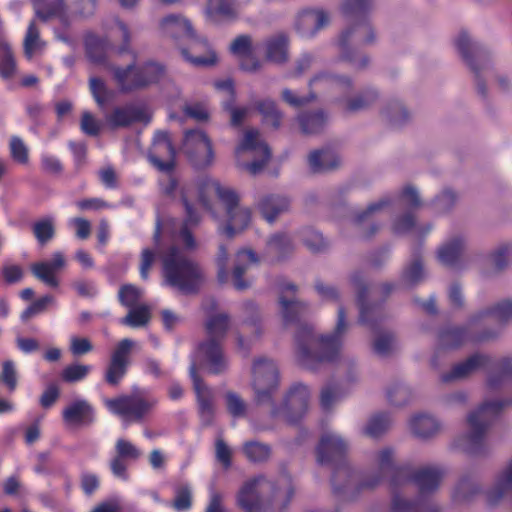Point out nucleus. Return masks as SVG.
I'll return each instance as SVG.
<instances>
[{
    "label": "nucleus",
    "instance_id": "obj_1",
    "mask_svg": "<svg viewBox=\"0 0 512 512\" xmlns=\"http://www.w3.org/2000/svg\"><path fill=\"white\" fill-rule=\"evenodd\" d=\"M181 193L187 221L191 224L199 221L194 202L216 219L221 218L219 209L224 210L225 219L220 222L219 230L228 237L241 233L251 222V211L239 205L238 193L232 187L223 185L208 175L198 177L194 183L185 186Z\"/></svg>",
    "mask_w": 512,
    "mask_h": 512
},
{
    "label": "nucleus",
    "instance_id": "obj_2",
    "mask_svg": "<svg viewBox=\"0 0 512 512\" xmlns=\"http://www.w3.org/2000/svg\"><path fill=\"white\" fill-rule=\"evenodd\" d=\"M110 36L120 38L123 45L114 49L106 40L94 37L87 38L86 47L89 57L95 62H101L110 51L115 60L121 57L127 59L126 63L115 62L109 66L112 79L122 92L143 88L158 82L165 73L164 67L157 62H147L143 65L136 64V54L129 48L130 30L119 19H115L109 28Z\"/></svg>",
    "mask_w": 512,
    "mask_h": 512
},
{
    "label": "nucleus",
    "instance_id": "obj_3",
    "mask_svg": "<svg viewBox=\"0 0 512 512\" xmlns=\"http://www.w3.org/2000/svg\"><path fill=\"white\" fill-rule=\"evenodd\" d=\"M206 328L212 339L199 346L192 357L189 372L197 394L201 417L208 421L213 415V401L210 390L197 375V369L204 366L210 373L217 374L226 368V360L215 338L225 333L228 328V319L225 315H216L208 320Z\"/></svg>",
    "mask_w": 512,
    "mask_h": 512
},
{
    "label": "nucleus",
    "instance_id": "obj_4",
    "mask_svg": "<svg viewBox=\"0 0 512 512\" xmlns=\"http://www.w3.org/2000/svg\"><path fill=\"white\" fill-rule=\"evenodd\" d=\"M268 492H271L270 504L277 512L288 505L293 495L288 479L283 478L277 485H273L264 477H257L242 486L237 496L238 505L244 512H262L263 496Z\"/></svg>",
    "mask_w": 512,
    "mask_h": 512
},
{
    "label": "nucleus",
    "instance_id": "obj_5",
    "mask_svg": "<svg viewBox=\"0 0 512 512\" xmlns=\"http://www.w3.org/2000/svg\"><path fill=\"white\" fill-rule=\"evenodd\" d=\"M164 283L182 293L196 291L204 280L200 267L175 245L161 256Z\"/></svg>",
    "mask_w": 512,
    "mask_h": 512
},
{
    "label": "nucleus",
    "instance_id": "obj_6",
    "mask_svg": "<svg viewBox=\"0 0 512 512\" xmlns=\"http://www.w3.org/2000/svg\"><path fill=\"white\" fill-rule=\"evenodd\" d=\"M159 29L163 36L170 38H192L189 49L182 50L184 58L194 66H211L217 61L216 54L206 41L194 39L191 22L181 14H169L159 22Z\"/></svg>",
    "mask_w": 512,
    "mask_h": 512
},
{
    "label": "nucleus",
    "instance_id": "obj_7",
    "mask_svg": "<svg viewBox=\"0 0 512 512\" xmlns=\"http://www.w3.org/2000/svg\"><path fill=\"white\" fill-rule=\"evenodd\" d=\"M235 157L242 169L251 175H256L270 160L271 152L260 132L257 129L248 128L238 140Z\"/></svg>",
    "mask_w": 512,
    "mask_h": 512
},
{
    "label": "nucleus",
    "instance_id": "obj_8",
    "mask_svg": "<svg viewBox=\"0 0 512 512\" xmlns=\"http://www.w3.org/2000/svg\"><path fill=\"white\" fill-rule=\"evenodd\" d=\"M347 330V323L345 314L342 309L338 311V320L335 333L331 336H322L317 340L310 343L309 348L301 346L299 348V360L303 365L309 368H314L316 362L333 361L342 346V335Z\"/></svg>",
    "mask_w": 512,
    "mask_h": 512
},
{
    "label": "nucleus",
    "instance_id": "obj_9",
    "mask_svg": "<svg viewBox=\"0 0 512 512\" xmlns=\"http://www.w3.org/2000/svg\"><path fill=\"white\" fill-rule=\"evenodd\" d=\"M498 401L485 402L467 416V433L458 439V446L474 452L482 442L490 421L502 408Z\"/></svg>",
    "mask_w": 512,
    "mask_h": 512
},
{
    "label": "nucleus",
    "instance_id": "obj_10",
    "mask_svg": "<svg viewBox=\"0 0 512 512\" xmlns=\"http://www.w3.org/2000/svg\"><path fill=\"white\" fill-rule=\"evenodd\" d=\"M153 399H146L140 395L121 396L115 399H105L107 409L121 417L125 424L139 421L155 405Z\"/></svg>",
    "mask_w": 512,
    "mask_h": 512
},
{
    "label": "nucleus",
    "instance_id": "obj_11",
    "mask_svg": "<svg viewBox=\"0 0 512 512\" xmlns=\"http://www.w3.org/2000/svg\"><path fill=\"white\" fill-rule=\"evenodd\" d=\"M183 149L196 168H205L213 163L214 152L211 140L201 130L186 132Z\"/></svg>",
    "mask_w": 512,
    "mask_h": 512
},
{
    "label": "nucleus",
    "instance_id": "obj_12",
    "mask_svg": "<svg viewBox=\"0 0 512 512\" xmlns=\"http://www.w3.org/2000/svg\"><path fill=\"white\" fill-rule=\"evenodd\" d=\"M253 389L258 402L266 401L278 385V370L271 360L260 358L253 364Z\"/></svg>",
    "mask_w": 512,
    "mask_h": 512
},
{
    "label": "nucleus",
    "instance_id": "obj_13",
    "mask_svg": "<svg viewBox=\"0 0 512 512\" xmlns=\"http://www.w3.org/2000/svg\"><path fill=\"white\" fill-rule=\"evenodd\" d=\"M310 392L303 384L294 385L288 392L281 410L283 417L291 423L300 420L308 411Z\"/></svg>",
    "mask_w": 512,
    "mask_h": 512
},
{
    "label": "nucleus",
    "instance_id": "obj_14",
    "mask_svg": "<svg viewBox=\"0 0 512 512\" xmlns=\"http://www.w3.org/2000/svg\"><path fill=\"white\" fill-rule=\"evenodd\" d=\"M174 158L175 149L171 144L167 132H156L149 153V160L152 165L162 172H169L174 166Z\"/></svg>",
    "mask_w": 512,
    "mask_h": 512
},
{
    "label": "nucleus",
    "instance_id": "obj_15",
    "mask_svg": "<svg viewBox=\"0 0 512 512\" xmlns=\"http://www.w3.org/2000/svg\"><path fill=\"white\" fill-rule=\"evenodd\" d=\"M66 266V258L62 252H55L50 260H44L31 265L32 274L49 287L59 286L57 273Z\"/></svg>",
    "mask_w": 512,
    "mask_h": 512
},
{
    "label": "nucleus",
    "instance_id": "obj_16",
    "mask_svg": "<svg viewBox=\"0 0 512 512\" xmlns=\"http://www.w3.org/2000/svg\"><path fill=\"white\" fill-rule=\"evenodd\" d=\"M133 346L134 342L127 338L117 344L105 375L109 384H118L125 375L128 366V355Z\"/></svg>",
    "mask_w": 512,
    "mask_h": 512
},
{
    "label": "nucleus",
    "instance_id": "obj_17",
    "mask_svg": "<svg viewBox=\"0 0 512 512\" xmlns=\"http://www.w3.org/2000/svg\"><path fill=\"white\" fill-rule=\"evenodd\" d=\"M329 23L328 14L321 9H308L299 13L295 28L302 38H312Z\"/></svg>",
    "mask_w": 512,
    "mask_h": 512
},
{
    "label": "nucleus",
    "instance_id": "obj_18",
    "mask_svg": "<svg viewBox=\"0 0 512 512\" xmlns=\"http://www.w3.org/2000/svg\"><path fill=\"white\" fill-rule=\"evenodd\" d=\"M392 205L391 197H383L371 203L366 210L358 212L354 218V222L359 225L363 236L369 237L375 234L379 226L373 224V221L381 213L387 211Z\"/></svg>",
    "mask_w": 512,
    "mask_h": 512
},
{
    "label": "nucleus",
    "instance_id": "obj_19",
    "mask_svg": "<svg viewBox=\"0 0 512 512\" xmlns=\"http://www.w3.org/2000/svg\"><path fill=\"white\" fill-rule=\"evenodd\" d=\"M346 442L336 432L325 433L316 449V459L321 465L329 463L346 449Z\"/></svg>",
    "mask_w": 512,
    "mask_h": 512
},
{
    "label": "nucleus",
    "instance_id": "obj_20",
    "mask_svg": "<svg viewBox=\"0 0 512 512\" xmlns=\"http://www.w3.org/2000/svg\"><path fill=\"white\" fill-rule=\"evenodd\" d=\"M62 416L67 425L81 426L93 422L94 410L88 401L76 399L66 406Z\"/></svg>",
    "mask_w": 512,
    "mask_h": 512
},
{
    "label": "nucleus",
    "instance_id": "obj_21",
    "mask_svg": "<svg viewBox=\"0 0 512 512\" xmlns=\"http://www.w3.org/2000/svg\"><path fill=\"white\" fill-rule=\"evenodd\" d=\"M241 9L239 0H208L205 15L212 22L234 19Z\"/></svg>",
    "mask_w": 512,
    "mask_h": 512
},
{
    "label": "nucleus",
    "instance_id": "obj_22",
    "mask_svg": "<svg viewBox=\"0 0 512 512\" xmlns=\"http://www.w3.org/2000/svg\"><path fill=\"white\" fill-rule=\"evenodd\" d=\"M230 50L239 58L242 69L246 71H256L259 68L260 63L254 58L255 48L249 36L241 35L237 37L231 43Z\"/></svg>",
    "mask_w": 512,
    "mask_h": 512
},
{
    "label": "nucleus",
    "instance_id": "obj_23",
    "mask_svg": "<svg viewBox=\"0 0 512 512\" xmlns=\"http://www.w3.org/2000/svg\"><path fill=\"white\" fill-rule=\"evenodd\" d=\"M409 429L419 438H429L440 431L441 425L433 416L419 413L413 415L409 420Z\"/></svg>",
    "mask_w": 512,
    "mask_h": 512
},
{
    "label": "nucleus",
    "instance_id": "obj_24",
    "mask_svg": "<svg viewBox=\"0 0 512 512\" xmlns=\"http://www.w3.org/2000/svg\"><path fill=\"white\" fill-rule=\"evenodd\" d=\"M258 208L264 219L273 223L281 213L289 209V200L283 196L268 195L259 201Z\"/></svg>",
    "mask_w": 512,
    "mask_h": 512
},
{
    "label": "nucleus",
    "instance_id": "obj_25",
    "mask_svg": "<svg viewBox=\"0 0 512 512\" xmlns=\"http://www.w3.org/2000/svg\"><path fill=\"white\" fill-rule=\"evenodd\" d=\"M455 46L463 59L476 71L474 59L482 60L483 57L477 42L467 32L461 31L455 38Z\"/></svg>",
    "mask_w": 512,
    "mask_h": 512
},
{
    "label": "nucleus",
    "instance_id": "obj_26",
    "mask_svg": "<svg viewBox=\"0 0 512 512\" xmlns=\"http://www.w3.org/2000/svg\"><path fill=\"white\" fill-rule=\"evenodd\" d=\"M258 262L255 253L250 249L240 250L236 255V263L233 269V284L238 290H243L248 287V283L242 280V275L253 264Z\"/></svg>",
    "mask_w": 512,
    "mask_h": 512
},
{
    "label": "nucleus",
    "instance_id": "obj_27",
    "mask_svg": "<svg viewBox=\"0 0 512 512\" xmlns=\"http://www.w3.org/2000/svg\"><path fill=\"white\" fill-rule=\"evenodd\" d=\"M141 120H144V113L135 106L116 108L106 117L107 124L113 128L124 127Z\"/></svg>",
    "mask_w": 512,
    "mask_h": 512
},
{
    "label": "nucleus",
    "instance_id": "obj_28",
    "mask_svg": "<svg viewBox=\"0 0 512 512\" xmlns=\"http://www.w3.org/2000/svg\"><path fill=\"white\" fill-rule=\"evenodd\" d=\"M311 171L315 173L328 171L340 164V158L331 150H315L308 156Z\"/></svg>",
    "mask_w": 512,
    "mask_h": 512
},
{
    "label": "nucleus",
    "instance_id": "obj_29",
    "mask_svg": "<svg viewBox=\"0 0 512 512\" xmlns=\"http://www.w3.org/2000/svg\"><path fill=\"white\" fill-rule=\"evenodd\" d=\"M266 58L274 63H283L288 58V39L284 34L268 38L265 43Z\"/></svg>",
    "mask_w": 512,
    "mask_h": 512
},
{
    "label": "nucleus",
    "instance_id": "obj_30",
    "mask_svg": "<svg viewBox=\"0 0 512 512\" xmlns=\"http://www.w3.org/2000/svg\"><path fill=\"white\" fill-rule=\"evenodd\" d=\"M378 98L375 89H367L362 93L340 100V106L346 113H354L370 107Z\"/></svg>",
    "mask_w": 512,
    "mask_h": 512
},
{
    "label": "nucleus",
    "instance_id": "obj_31",
    "mask_svg": "<svg viewBox=\"0 0 512 512\" xmlns=\"http://www.w3.org/2000/svg\"><path fill=\"white\" fill-rule=\"evenodd\" d=\"M485 357L474 355L465 362L459 363L449 372L442 376L444 382L460 380L470 375L477 368L485 364Z\"/></svg>",
    "mask_w": 512,
    "mask_h": 512
},
{
    "label": "nucleus",
    "instance_id": "obj_32",
    "mask_svg": "<svg viewBox=\"0 0 512 512\" xmlns=\"http://www.w3.org/2000/svg\"><path fill=\"white\" fill-rule=\"evenodd\" d=\"M465 247V240L463 237H455L445 243L438 250V259L444 265L454 264Z\"/></svg>",
    "mask_w": 512,
    "mask_h": 512
},
{
    "label": "nucleus",
    "instance_id": "obj_33",
    "mask_svg": "<svg viewBox=\"0 0 512 512\" xmlns=\"http://www.w3.org/2000/svg\"><path fill=\"white\" fill-rule=\"evenodd\" d=\"M294 245L290 238L283 233L274 234L267 242V253L275 259H282L290 254Z\"/></svg>",
    "mask_w": 512,
    "mask_h": 512
},
{
    "label": "nucleus",
    "instance_id": "obj_34",
    "mask_svg": "<svg viewBox=\"0 0 512 512\" xmlns=\"http://www.w3.org/2000/svg\"><path fill=\"white\" fill-rule=\"evenodd\" d=\"M510 492H512V461L497 477L494 486L488 492V499L495 502Z\"/></svg>",
    "mask_w": 512,
    "mask_h": 512
},
{
    "label": "nucleus",
    "instance_id": "obj_35",
    "mask_svg": "<svg viewBox=\"0 0 512 512\" xmlns=\"http://www.w3.org/2000/svg\"><path fill=\"white\" fill-rule=\"evenodd\" d=\"M441 472L435 467L420 469L414 477L416 485L421 492H430L436 489L441 481Z\"/></svg>",
    "mask_w": 512,
    "mask_h": 512
},
{
    "label": "nucleus",
    "instance_id": "obj_36",
    "mask_svg": "<svg viewBox=\"0 0 512 512\" xmlns=\"http://www.w3.org/2000/svg\"><path fill=\"white\" fill-rule=\"evenodd\" d=\"M393 459H394V452L391 448H383V449L379 450L377 452V454L375 455L374 461H375L376 466L380 470V474L371 481H368V480L363 481L361 485L366 488H372L375 485H377L379 483V481L381 480L384 472H386L387 470H389L392 467Z\"/></svg>",
    "mask_w": 512,
    "mask_h": 512
},
{
    "label": "nucleus",
    "instance_id": "obj_37",
    "mask_svg": "<svg viewBox=\"0 0 512 512\" xmlns=\"http://www.w3.org/2000/svg\"><path fill=\"white\" fill-rule=\"evenodd\" d=\"M16 73V63L10 46L0 37V76L4 79L12 78Z\"/></svg>",
    "mask_w": 512,
    "mask_h": 512
},
{
    "label": "nucleus",
    "instance_id": "obj_38",
    "mask_svg": "<svg viewBox=\"0 0 512 512\" xmlns=\"http://www.w3.org/2000/svg\"><path fill=\"white\" fill-rule=\"evenodd\" d=\"M43 48L44 42L39 37V29L35 22H31L24 38V53L27 58L31 59L40 53Z\"/></svg>",
    "mask_w": 512,
    "mask_h": 512
},
{
    "label": "nucleus",
    "instance_id": "obj_39",
    "mask_svg": "<svg viewBox=\"0 0 512 512\" xmlns=\"http://www.w3.org/2000/svg\"><path fill=\"white\" fill-rule=\"evenodd\" d=\"M255 109H257L263 116V121L266 124H270L273 127H278L280 125L282 114L277 109L274 101L270 99L260 100L255 104Z\"/></svg>",
    "mask_w": 512,
    "mask_h": 512
},
{
    "label": "nucleus",
    "instance_id": "obj_40",
    "mask_svg": "<svg viewBox=\"0 0 512 512\" xmlns=\"http://www.w3.org/2000/svg\"><path fill=\"white\" fill-rule=\"evenodd\" d=\"M280 311L284 326H288L293 323L299 317L303 310L302 304L294 299H285L283 296L280 297Z\"/></svg>",
    "mask_w": 512,
    "mask_h": 512
},
{
    "label": "nucleus",
    "instance_id": "obj_41",
    "mask_svg": "<svg viewBox=\"0 0 512 512\" xmlns=\"http://www.w3.org/2000/svg\"><path fill=\"white\" fill-rule=\"evenodd\" d=\"M90 91L100 107H104L114 97V91L108 89L105 82L97 77L90 78Z\"/></svg>",
    "mask_w": 512,
    "mask_h": 512
},
{
    "label": "nucleus",
    "instance_id": "obj_42",
    "mask_svg": "<svg viewBox=\"0 0 512 512\" xmlns=\"http://www.w3.org/2000/svg\"><path fill=\"white\" fill-rule=\"evenodd\" d=\"M150 320V309L148 306L131 308L128 314L120 320V323L138 328L145 326Z\"/></svg>",
    "mask_w": 512,
    "mask_h": 512
},
{
    "label": "nucleus",
    "instance_id": "obj_43",
    "mask_svg": "<svg viewBox=\"0 0 512 512\" xmlns=\"http://www.w3.org/2000/svg\"><path fill=\"white\" fill-rule=\"evenodd\" d=\"M299 125L305 134L319 132L326 123V117L322 112L303 114L299 116Z\"/></svg>",
    "mask_w": 512,
    "mask_h": 512
},
{
    "label": "nucleus",
    "instance_id": "obj_44",
    "mask_svg": "<svg viewBox=\"0 0 512 512\" xmlns=\"http://www.w3.org/2000/svg\"><path fill=\"white\" fill-rule=\"evenodd\" d=\"M382 115L392 124L399 125L408 119V112L399 101H391L385 105Z\"/></svg>",
    "mask_w": 512,
    "mask_h": 512
},
{
    "label": "nucleus",
    "instance_id": "obj_45",
    "mask_svg": "<svg viewBox=\"0 0 512 512\" xmlns=\"http://www.w3.org/2000/svg\"><path fill=\"white\" fill-rule=\"evenodd\" d=\"M374 0H346L342 12L347 17L362 18L372 7Z\"/></svg>",
    "mask_w": 512,
    "mask_h": 512
},
{
    "label": "nucleus",
    "instance_id": "obj_46",
    "mask_svg": "<svg viewBox=\"0 0 512 512\" xmlns=\"http://www.w3.org/2000/svg\"><path fill=\"white\" fill-rule=\"evenodd\" d=\"M173 508L177 512L187 511L192 506V488L188 484H183L175 489V498Z\"/></svg>",
    "mask_w": 512,
    "mask_h": 512
},
{
    "label": "nucleus",
    "instance_id": "obj_47",
    "mask_svg": "<svg viewBox=\"0 0 512 512\" xmlns=\"http://www.w3.org/2000/svg\"><path fill=\"white\" fill-rule=\"evenodd\" d=\"M245 456L253 462H261L268 459L270 449L267 445L259 442H247L243 446Z\"/></svg>",
    "mask_w": 512,
    "mask_h": 512
},
{
    "label": "nucleus",
    "instance_id": "obj_48",
    "mask_svg": "<svg viewBox=\"0 0 512 512\" xmlns=\"http://www.w3.org/2000/svg\"><path fill=\"white\" fill-rule=\"evenodd\" d=\"M390 424V420L386 415H376L369 419L366 426L364 427V434L375 438L381 435Z\"/></svg>",
    "mask_w": 512,
    "mask_h": 512
},
{
    "label": "nucleus",
    "instance_id": "obj_49",
    "mask_svg": "<svg viewBox=\"0 0 512 512\" xmlns=\"http://www.w3.org/2000/svg\"><path fill=\"white\" fill-rule=\"evenodd\" d=\"M424 277V271L420 260L413 261L403 272L402 284L405 287L412 286L421 281Z\"/></svg>",
    "mask_w": 512,
    "mask_h": 512
},
{
    "label": "nucleus",
    "instance_id": "obj_50",
    "mask_svg": "<svg viewBox=\"0 0 512 512\" xmlns=\"http://www.w3.org/2000/svg\"><path fill=\"white\" fill-rule=\"evenodd\" d=\"M375 353L380 356H387L396 348V341L389 333L379 334L373 343Z\"/></svg>",
    "mask_w": 512,
    "mask_h": 512
},
{
    "label": "nucleus",
    "instance_id": "obj_51",
    "mask_svg": "<svg viewBox=\"0 0 512 512\" xmlns=\"http://www.w3.org/2000/svg\"><path fill=\"white\" fill-rule=\"evenodd\" d=\"M300 238L311 251H319L325 245L322 235L311 228L303 229L300 232Z\"/></svg>",
    "mask_w": 512,
    "mask_h": 512
},
{
    "label": "nucleus",
    "instance_id": "obj_52",
    "mask_svg": "<svg viewBox=\"0 0 512 512\" xmlns=\"http://www.w3.org/2000/svg\"><path fill=\"white\" fill-rule=\"evenodd\" d=\"M91 371V366L75 364L66 367L62 372V377L67 382H78L83 380Z\"/></svg>",
    "mask_w": 512,
    "mask_h": 512
},
{
    "label": "nucleus",
    "instance_id": "obj_53",
    "mask_svg": "<svg viewBox=\"0 0 512 512\" xmlns=\"http://www.w3.org/2000/svg\"><path fill=\"white\" fill-rule=\"evenodd\" d=\"M142 296V291L133 285H124L119 291V299L126 307L134 308Z\"/></svg>",
    "mask_w": 512,
    "mask_h": 512
},
{
    "label": "nucleus",
    "instance_id": "obj_54",
    "mask_svg": "<svg viewBox=\"0 0 512 512\" xmlns=\"http://www.w3.org/2000/svg\"><path fill=\"white\" fill-rule=\"evenodd\" d=\"M226 408L233 417H242L246 411V405L239 395L227 392L225 395Z\"/></svg>",
    "mask_w": 512,
    "mask_h": 512
},
{
    "label": "nucleus",
    "instance_id": "obj_55",
    "mask_svg": "<svg viewBox=\"0 0 512 512\" xmlns=\"http://www.w3.org/2000/svg\"><path fill=\"white\" fill-rule=\"evenodd\" d=\"M33 4L37 17L43 20H48L54 16H61L63 11V3L61 1H57L53 8L49 10L44 8V0H33Z\"/></svg>",
    "mask_w": 512,
    "mask_h": 512
},
{
    "label": "nucleus",
    "instance_id": "obj_56",
    "mask_svg": "<svg viewBox=\"0 0 512 512\" xmlns=\"http://www.w3.org/2000/svg\"><path fill=\"white\" fill-rule=\"evenodd\" d=\"M34 234L41 244L48 242L54 235V226L51 220L45 219L34 224Z\"/></svg>",
    "mask_w": 512,
    "mask_h": 512
},
{
    "label": "nucleus",
    "instance_id": "obj_57",
    "mask_svg": "<svg viewBox=\"0 0 512 512\" xmlns=\"http://www.w3.org/2000/svg\"><path fill=\"white\" fill-rule=\"evenodd\" d=\"M398 205H405L410 207H419L421 200L418 191L411 185H407L403 188L401 194L397 199Z\"/></svg>",
    "mask_w": 512,
    "mask_h": 512
},
{
    "label": "nucleus",
    "instance_id": "obj_58",
    "mask_svg": "<svg viewBox=\"0 0 512 512\" xmlns=\"http://www.w3.org/2000/svg\"><path fill=\"white\" fill-rule=\"evenodd\" d=\"M281 97L283 101L295 108L302 107L315 99L314 94L299 96L296 92L287 88L282 90Z\"/></svg>",
    "mask_w": 512,
    "mask_h": 512
},
{
    "label": "nucleus",
    "instance_id": "obj_59",
    "mask_svg": "<svg viewBox=\"0 0 512 512\" xmlns=\"http://www.w3.org/2000/svg\"><path fill=\"white\" fill-rule=\"evenodd\" d=\"M318 83H323L331 88L340 89L350 86V81L347 78L344 77H337L333 75H319L315 77L311 82L310 85H316Z\"/></svg>",
    "mask_w": 512,
    "mask_h": 512
},
{
    "label": "nucleus",
    "instance_id": "obj_60",
    "mask_svg": "<svg viewBox=\"0 0 512 512\" xmlns=\"http://www.w3.org/2000/svg\"><path fill=\"white\" fill-rule=\"evenodd\" d=\"M10 152L14 160L20 163H26L28 161V149L19 137L14 136L11 138Z\"/></svg>",
    "mask_w": 512,
    "mask_h": 512
},
{
    "label": "nucleus",
    "instance_id": "obj_61",
    "mask_svg": "<svg viewBox=\"0 0 512 512\" xmlns=\"http://www.w3.org/2000/svg\"><path fill=\"white\" fill-rule=\"evenodd\" d=\"M463 341V331L458 328L444 331L440 335V344L445 348L458 346Z\"/></svg>",
    "mask_w": 512,
    "mask_h": 512
},
{
    "label": "nucleus",
    "instance_id": "obj_62",
    "mask_svg": "<svg viewBox=\"0 0 512 512\" xmlns=\"http://www.w3.org/2000/svg\"><path fill=\"white\" fill-rule=\"evenodd\" d=\"M116 451L118 457L127 459H137L140 456L139 449L134 446L131 442L124 439H119L116 443Z\"/></svg>",
    "mask_w": 512,
    "mask_h": 512
},
{
    "label": "nucleus",
    "instance_id": "obj_63",
    "mask_svg": "<svg viewBox=\"0 0 512 512\" xmlns=\"http://www.w3.org/2000/svg\"><path fill=\"white\" fill-rule=\"evenodd\" d=\"M393 509L395 512H434L429 507L415 505L400 497L393 500Z\"/></svg>",
    "mask_w": 512,
    "mask_h": 512
},
{
    "label": "nucleus",
    "instance_id": "obj_64",
    "mask_svg": "<svg viewBox=\"0 0 512 512\" xmlns=\"http://www.w3.org/2000/svg\"><path fill=\"white\" fill-rule=\"evenodd\" d=\"M121 509V498L112 497L97 504L90 512H120Z\"/></svg>",
    "mask_w": 512,
    "mask_h": 512
}]
</instances>
